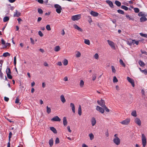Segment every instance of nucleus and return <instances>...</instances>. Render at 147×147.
<instances>
[{"label": "nucleus", "mask_w": 147, "mask_h": 147, "mask_svg": "<svg viewBox=\"0 0 147 147\" xmlns=\"http://www.w3.org/2000/svg\"><path fill=\"white\" fill-rule=\"evenodd\" d=\"M142 140L143 146L145 147L146 144V138L144 134H142Z\"/></svg>", "instance_id": "1"}, {"label": "nucleus", "mask_w": 147, "mask_h": 147, "mask_svg": "<svg viewBox=\"0 0 147 147\" xmlns=\"http://www.w3.org/2000/svg\"><path fill=\"white\" fill-rule=\"evenodd\" d=\"M54 7L56 9L57 12L58 13H60L62 9L61 6L58 4H56L55 5Z\"/></svg>", "instance_id": "2"}, {"label": "nucleus", "mask_w": 147, "mask_h": 147, "mask_svg": "<svg viewBox=\"0 0 147 147\" xmlns=\"http://www.w3.org/2000/svg\"><path fill=\"white\" fill-rule=\"evenodd\" d=\"M81 18V15L78 14L72 16L71 17V19L73 21H75L80 19Z\"/></svg>", "instance_id": "3"}, {"label": "nucleus", "mask_w": 147, "mask_h": 147, "mask_svg": "<svg viewBox=\"0 0 147 147\" xmlns=\"http://www.w3.org/2000/svg\"><path fill=\"white\" fill-rule=\"evenodd\" d=\"M97 103L99 105L101 106L102 107H105V102L104 100L102 99H101L100 101L98 100L97 101Z\"/></svg>", "instance_id": "4"}, {"label": "nucleus", "mask_w": 147, "mask_h": 147, "mask_svg": "<svg viewBox=\"0 0 147 147\" xmlns=\"http://www.w3.org/2000/svg\"><path fill=\"white\" fill-rule=\"evenodd\" d=\"M113 142L117 145H119L120 144V140L119 138L116 137L113 139Z\"/></svg>", "instance_id": "5"}, {"label": "nucleus", "mask_w": 147, "mask_h": 147, "mask_svg": "<svg viewBox=\"0 0 147 147\" xmlns=\"http://www.w3.org/2000/svg\"><path fill=\"white\" fill-rule=\"evenodd\" d=\"M127 79L131 84L133 87H134L135 86L134 82V80L129 77H127Z\"/></svg>", "instance_id": "6"}, {"label": "nucleus", "mask_w": 147, "mask_h": 147, "mask_svg": "<svg viewBox=\"0 0 147 147\" xmlns=\"http://www.w3.org/2000/svg\"><path fill=\"white\" fill-rule=\"evenodd\" d=\"M130 119H127L124 120L122 121L120 123L123 125H127L129 123Z\"/></svg>", "instance_id": "7"}, {"label": "nucleus", "mask_w": 147, "mask_h": 147, "mask_svg": "<svg viewBox=\"0 0 147 147\" xmlns=\"http://www.w3.org/2000/svg\"><path fill=\"white\" fill-rule=\"evenodd\" d=\"M107 41L108 44L112 48L115 49V47L114 43L113 42L110 41L109 40H108Z\"/></svg>", "instance_id": "8"}, {"label": "nucleus", "mask_w": 147, "mask_h": 147, "mask_svg": "<svg viewBox=\"0 0 147 147\" xmlns=\"http://www.w3.org/2000/svg\"><path fill=\"white\" fill-rule=\"evenodd\" d=\"M96 109L99 111L100 113H104V109L102 108V107H99L98 106H97L96 107Z\"/></svg>", "instance_id": "9"}, {"label": "nucleus", "mask_w": 147, "mask_h": 147, "mask_svg": "<svg viewBox=\"0 0 147 147\" xmlns=\"http://www.w3.org/2000/svg\"><path fill=\"white\" fill-rule=\"evenodd\" d=\"M51 120L52 121H60L61 119L58 116H56L52 118Z\"/></svg>", "instance_id": "10"}, {"label": "nucleus", "mask_w": 147, "mask_h": 147, "mask_svg": "<svg viewBox=\"0 0 147 147\" xmlns=\"http://www.w3.org/2000/svg\"><path fill=\"white\" fill-rule=\"evenodd\" d=\"M134 121L139 126L141 125V122L140 120L138 118H136L134 120Z\"/></svg>", "instance_id": "11"}, {"label": "nucleus", "mask_w": 147, "mask_h": 147, "mask_svg": "<svg viewBox=\"0 0 147 147\" xmlns=\"http://www.w3.org/2000/svg\"><path fill=\"white\" fill-rule=\"evenodd\" d=\"M12 135V133L11 132H10L9 134V142L7 143V147H10V139L11 137V136Z\"/></svg>", "instance_id": "12"}, {"label": "nucleus", "mask_w": 147, "mask_h": 147, "mask_svg": "<svg viewBox=\"0 0 147 147\" xmlns=\"http://www.w3.org/2000/svg\"><path fill=\"white\" fill-rule=\"evenodd\" d=\"M106 2L109 5V6L111 8H113V5L112 2L109 0H106Z\"/></svg>", "instance_id": "13"}, {"label": "nucleus", "mask_w": 147, "mask_h": 147, "mask_svg": "<svg viewBox=\"0 0 147 147\" xmlns=\"http://www.w3.org/2000/svg\"><path fill=\"white\" fill-rule=\"evenodd\" d=\"M20 15L21 13H20L19 11H18L17 10H16L15 12L14 13L13 16L18 17L20 16Z\"/></svg>", "instance_id": "14"}, {"label": "nucleus", "mask_w": 147, "mask_h": 147, "mask_svg": "<svg viewBox=\"0 0 147 147\" xmlns=\"http://www.w3.org/2000/svg\"><path fill=\"white\" fill-rule=\"evenodd\" d=\"M91 122L92 126H94L96 123V121L95 118L94 117H92L91 120Z\"/></svg>", "instance_id": "15"}, {"label": "nucleus", "mask_w": 147, "mask_h": 147, "mask_svg": "<svg viewBox=\"0 0 147 147\" xmlns=\"http://www.w3.org/2000/svg\"><path fill=\"white\" fill-rule=\"evenodd\" d=\"M70 107L71 108V109L73 112L74 113H75V107L74 104L73 103H71L70 104Z\"/></svg>", "instance_id": "16"}, {"label": "nucleus", "mask_w": 147, "mask_h": 147, "mask_svg": "<svg viewBox=\"0 0 147 147\" xmlns=\"http://www.w3.org/2000/svg\"><path fill=\"white\" fill-rule=\"evenodd\" d=\"M74 28L75 29L77 30H78L82 32L83 31V30L81 28H80L78 25L76 24H75L74 25Z\"/></svg>", "instance_id": "17"}, {"label": "nucleus", "mask_w": 147, "mask_h": 147, "mask_svg": "<svg viewBox=\"0 0 147 147\" xmlns=\"http://www.w3.org/2000/svg\"><path fill=\"white\" fill-rule=\"evenodd\" d=\"M63 123L64 126H66L67 125V120L66 118L64 117L63 118Z\"/></svg>", "instance_id": "18"}, {"label": "nucleus", "mask_w": 147, "mask_h": 147, "mask_svg": "<svg viewBox=\"0 0 147 147\" xmlns=\"http://www.w3.org/2000/svg\"><path fill=\"white\" fill-rule=\"evenodd\" d=\"M90 14L93 16L96 17L98 16V13L96 12H94L93 11H91L90 12Z\"/></svg>", "instance_id": "19"}, {"label": "nucleus", "mask_w": 147, "mask_h": 147, "mask_svg": "<svg viewBox=\"0 0 147 147\" xmlns=\"http://www.w3.org/2000/svg\"><path fill=\"white\" fill-rule=\"evenodd\" d=\"M60 99L61 102L64 103L66 102V100L63 95H61L60 96Z\"/></svg>", "instance_id": "20"}, {"label": "nucleus", "mask_w": 147, "mask_h": 147, "mask_svg": "<svg viewBox=\"0 0 147 147\" xmlns=\"http://www.w3.org/2000/svg\"><path fill=\"white\" fill-rule=\"evenodd\" d=\"M78 113L80 115H82V108L81 107L80 105H79L78 107Z\"/></svg>", "instance_id": "21"}, {"label": "nucleus", "mask_w": 147, "mask_h": 147, "mask_svg": "<svg viewBox=\"0 0 147 147\" xmlns=\"http://www.w3.org/2000/svg\"><path fill=\"white\" fill-rule=\"evenodd\" d=\"M140 22H143L146 21L147 20V19L145 16H143L140 18Z\"/></svg>", "instance_id": "22"}, {"label": "nucleus", "mask_w": 147, "mask_h": 147, "mask_svg": "<svg viewBox=\"0 0 147 147\" xmlns=\"http://www.w3.org/2000/svg\"><path fill=\"white\" fill-rule=\"evenodd\" d=\"M50 130L52 131L54 133L56 134L57 133V131L55 128L53 127H50Z\"/></svg>", "instance_id": "23"}, {"label": "nucleus", "mask_w": 147, "mask_h": 147, "mask_svg": "<svg viewBox=\"0 0 147 147\" xmlns=\"http://www.w3.org/2000/svg\"><path fill=\"white\" fill-rule=\"evenodd\" d=\"M139 16H146L145 13L144 12H139L138 14Z\"/></svg>", "instance_id": "24"}, {"label": "nucleus", "mask_w": 147, "mask_h": 147, "mask_svg": "<svg viewBox=\"0 0 147 147\" xmlns=\"http://www.w3.org/2000/svg\"><path fill=\"white\" fill-rule=\"evenodd\" d=\"M126 17L129 20H131L133 21L134 20V18H132L131 17L129 16V15L127 14H126Z\"/></svg>", "instance_id": "25"}, {"label": "nucleus", "mask_w": 147, "mask_h": 147, "mask_svg": "<svg viewBox=\"0 0 147 147\" xmlns=\"http://www.w3.org/2000/svg\"><path fill=\"white\" fill-rule=\"evenodd\" d=\"M49 144L50 145V146L51 147L52 146L53 144V140L52 139V138L51 139L49 140Z\"/></svg>", "instance_id": "26"}, {"label": "nucleus", "mask_w": 147, "mask_h": 147, "mask_svg": "<svg viewBox=\"0 0 147 147\" xmlns=\"http://www.w3.org/2000/svg\"><path fill=\"white\" fill-rule=\"evenodd\" d=\"M138 63L142 67H143L145 65V64L144 62L140 60L138 62Z\"/></svg>", "instance_id": "27"}, {"label": "nucleus", "mask_w": 147, "mask_h": 147, "mask_svg": "<svg viewBox=\"0 0 147 147\" xmlns=\"http://www.w3.org/2000/svg\"><path fill=\"white\" fill-rule=\"evenodd\" d=\"M76 57H80L81 54L80 53L79 51H77L76 52Z\"/></svg>", "instance_id": "28"}, {"label": "nucleus", "mask_w": 147, "mask_h": 147, "mask_svg": "<svg viewBox=\"0 0 147 147\" xmlns=\"http://www.w3.org/2000/svg\"><path fill=\"white\" fill-rule=\"evenodd\" d=\"M60 49L59 46H57L55 47L54 50L56 52L58 51Z\"/></svg>", "instance_id": "29"}, {"label": "nucleus", "mask_w": 147, "mask_h": 147, "mask_svg": "<svg viewBox=\"0 0 147 147\" xmlns=\"http://www.w3.org/2000/svg\"><path fill=\"white\" fill-rule=\"evenodd\" d=\"M84 43L88 45H89L90 44V41L88 39H84Z\"/></svg>", "instance_id": "30"}, {"label": "nucleus", "mask_w": 147, "mask_h": 147, "mask_svg": "<svg viewBox=\"0 0 147 147\" xmlns=\"http://www.w3.org/2000/svg\"><path fill=\"white\" fill-rule=\"evenodd\" d=\"M10 56V54L8 52H6L4 53L3 54V56L4 57H7V56Z\"/></svg>", "instance_id": "31"}, {"label": "nucleus", "mask_w": 147, "mask_h": 147, "mask_svg": "<svg viewBox=\"0 0 147 147\" xmlns=\"http://www.w3.org/2000/svg\"><path fill=\"white\" fill-rule=\"evenodd\" d=\"M115 4L117 6L119 7L121 5V3L119 1H116L115 2Z\"/></svg>", "instance_id": "32"}, {"label": "nucleus", "mask_w": 147, "mask_h": 147, "mask_svg": "<svg viewBox=\"0 0 147 147\" xmlns=\"http://www.w3.org/2000/svg\"><path fill=\"white\" fill-rule=\"evenodd\" d=\"M9 20V18L7 16H5L4 17L3 19V21L4 22H5L8 21Z\"/></svg>", "instance_id": "33"}, {"label": "nucleus", "mask_w": 147, "mask_h": 147, "mask_svg": "<svg viewBox=\"0 0 147 147\" xmlns=\"http://www.w3.org/2000/svg\"><path fill=\"white\" fill-rule=\"evenodd\" d=\"M51 110L50 107H48V106L47 107V112L48 114L50 113L51 112Z\"/></svg>", "instance_id": "34"}, {"label": "nucleus", "mask_w": 147, "mask_h": 147, "mask_svg": "<svg viewBox=\"0 0 147 147\" xmlns=\"http://www.w3.org/2000/svg\"><path fill=\"white\" fill-rule=\"evenodd\" d=\"M89 136L90 137V140H92L94 138V136L92 133H91L89 134Z\"/></svg>", "instance_id": "35"}, {"label": "nucleus", "mask_w": 147, "mask_h": 147, "mask_svg": "<svg viewBox=\"0 0 147 147\" xmlns=\"http://www.w3.org/2000/svg\"><path fill=\"white\" fill-rule=\"evenodd\" d=\"M119 62H120V64L121 65H122L123 66V67H125V63H123V60L121 59H120V60H119Z\"/></svg>", "instance_id": "36"}, {"label": "nucleus", "mask_w": 147, "mask_h": 147, "mask_svg": "<svg viewBox=\"0 0 147 147\" xmlns=\"http://www.w3.org/2000/svg\"><path fill=\"white\" fill-rule=\"evenodd\" d=\"M131 115L134 117H136L137 115L136 111H132L131 112Z\"/></svg>", "instance_id": "37"}, {"label": "nucleus", "mask_w": 147, "mask_h": 147, "mask_svg": "<svg viewBox=\"0 0 147 147\" xmlns=\"http://www.w3.org/2000/svg\"><path fill=\"white\" fill-rule=\"evenodd\" d=\"M68 61L67 59H65L63 60V64L64 65H67L68 64Z\"/></svg>", "instance_id": "38"}, {"label": "nucleus", "mask_w": 147, "mask_h": 147, "mask_svg": "<svg viewBox=\"0 0 147 147\" xmlns=\"http://www.w3.org/2000/svg\"><path fill=\"white\" fill-rule=\"evenodd\" d=\"M121 8L126 11L128 9V7L124 5H122L121 6Z\"/></svg>", "instance_id": "39"}, {"label": "nucleus", "mask_w": 147, "mask_h": 147, "mask_svg": "<svg viewBox=\"0 0 147 147\" xmlns=\"http://www.w3.org/2000/svg\"><path fill=\"white\" fill-rule=\"evenodd\" d=\"M6 72L7 74V73L8 74H11V71L10 69L9 68L7 67L6 69Z\"/></svg>", "instance_id": "40"}, {"label": "nucleus", "mask_w": 147, "mask_h": 147, "mask_svg": "<svg viewBox=\"0 0 147 147\" xmlns=\"http://www.w3.org/2000/svg\"><path fill=\"white\" fill-rule=\"evenodd\" d=\"M38 12L39 14H41L43 13V11L40 8H38Z\"/></svg>", "instance_id": "41"}, {"label": "nucleus", "mask_w": 147, "mask_h": 147, "mask_svg": "<svg viewBox=\"0 0 147 147\" xmlns=\"http://www.w3.org/2000/svg\"><path fill=\"white\" fill-rule=\"evenodd\" d=\"M117 12L119 13L122 14H124V12L123 10L121 9L118 10Z\"/></svg>", "instance_id": "42"}, {"label": "nucleus", "mask_w": 147, "mask_h": 147, "mask_svg": "<svg viewBox=\"0 0 147 147\" xmlns=\"http://www.w3.org/2000/svg\"><path fill=\"white\" fill-rule=\"evenodd\" d=\"M132 43H133V44H136V45H138L139 44V42L138 41H136L135 40H132Z\"/></svg>", "instance_id": "43"}, {"label": "nucleus", "mask_w": 147, "mask_h": 147, "mask_svg": "<svg viewBox=\"0 0 147 147\" xmlns=\"http://www.w3.org/2000/svg\"><path fill=\"white\" fill-rule=\"evenodd\" d=\"M134 11L136 13L139 12L140 10L138 8H134Z\"/></svg>", "instance_id": "44"}, {"label": "nucleus", "mask_w": 147, "mask_h": 147, "mask_svg": "<svg viewBox=\"0 0 147 147\" xmlns=\"http://www.w3.org/2000/svg\"><path fill=\"white\" fill-rule=\"evenodd\" d=\"M84 82L83 80H81L80 83V87H82L84 85Z\"/></svg>", "instance_id": "45"}, {"label": "nucleus", "mask_w": 147, "mask_h": 147, "mask_svg": "<svg viewBox=\"0 0 147 147\" xmlns=\"http://www.w3.org/2000/svg\"><path fill=\"white\" fill-rule=\"evenodd\" d=\"M94 57L96 59H98L99 56L98 53H96Z\"/></svg>", "instance_id": "46"}, {"label": "nucleus", "mask_w": 147, "mask_h": 147, "mask_svg": "<svg viewBox=\"0 0 147 147\" xmlns=\"http://www.w3.org/2000/svg\"><path fill=\"white\" fill-rule=\"evenodd\" d=\"M8 78L10 79H11L12 78V76L11 75V74H8L7 73V74Z\"/></svg>", "instance_id": "47"}, {"label": "nucleus", "mask_w": 147, "mask_h": 147, "mask_svg": "<svg viewBox=\"0 0 147 147\" xmlns=\"http://www.w3.org/2000/svg\"><path fill=\"white\" fill-rule=\"evenodd\" d=\"M111 69L113 73H115L116 72V70L114 66L113 65L111 66Z\"/></svg>", "instance_id": "48"}, {"label": "nucleus", "mask_w": 147, "mask_h": 147, "mask_svg": "<svg viewBox=\"0 0 147 147\" xmlns=\"http://www.w3.org/2000/svg\"><path fill=\"white\" fill-rule=\"evenodd\" d=\"M140 34L141 36L145 37V38H147V34H144L142 33H140Z\"/></svg>", "instance_id": "49"}, {"label": "nucleus", "mask_w": 147, "mask_h": 147, "mask_svg": "<svg viewBox=\"0 0 147 147\" xmlns=\"http://www.w3.org/2000/svg\"><path fill=\"white\" fill-rule=\"evenodd\" d=\"M142 73H144L145 75H146L147 74V71L146 69H144V70H142L141 71Z\"/></svg>", "instance_id": "50"}, {"label": "nucleus", "mask_w": 147, "mask_h": 147, "mask_svg": "<svg viewBox=\"0 0 147 147\" xmlns=\"http://www.w3.org/2000/svg\"><path fill=\"white\" fill-rule=\"evenodd\" d=\"M46 28L48 30H51V28L49 25H47L46 26Z\"/></svg>", "instance_id": "51"}, {"label": "nucleus", "mask_w": 147, "mask_h": 147, "mask_svg": "<svg viewBox=\"0 0 147 147\" xmlns=\"http://www.w3.org/2000/svg\"><path fill=\"white\" fill-rule=\"evenodd\" d=\"M118 82V80L115 76H114L113 78V82Z\"/></svg>", "instance_id": "52"}, {"label": "nucleus", "mask_w": 147, "mask_h": 147, "mask_svg": "<svg viewBox=\"0 0 147 147\" xmlns=\"http://www.w3.org/2000/svg\"><path fill=\"white\" fill-rule=\"evenodd\" d=\"M38 34L40 37H42L43 36V34L40 31H38Z\"/></svg>", "instance_id": "53"}, {"label": "nucleus", "mask_w": 147, "mask_h": 147, "mask_svg": "<svg viewBox=\"0 0 147 147\" xmlns=\"http://www.w3.org/2000/svg\"><path fill=\"white\" fill-rule=\"evenodd\" d=\"M103 108H104V109H105L106 111L107 112H109V110L108 108H107L106 105L105 106V107H103Z\"/></svg>", "instance_id": "54"}, {"label": "nucleus", "mask_w": 147, "mask_h": 147, "mask_svg": "<svg viewBox=\"0 0 147 147\" xmlns=\"http://www.w3.org/2000/svg\"><path fill=\"white\" fill-rule=\"evenodd\" d=\"M16 56H15L14 58V65H16Z\"/></svg>", "instance_id": "55"}, {"label": "nucleus", "mask_w": 147, "mask_h": 147, "mask_svg": "<svg viewBox=\"0 0 147 147\" xmlns=\"http://www.w3.org/2000/svg\"><path fill=\"white\" fill-rule=\"evenodd\" d=\"M1 69L2 68H0V76L1 79H2L3 78V73H2L1 71Z\"/></svg>", "instance_id": "56"}, {"label": "nucleus", "mask_w": 147, "mask_h": 147, "mask_svg": "<svg viewBox=\"0 0 147 147\" xmlns=\"http://www.w3.org/2000/svg\"><path fill=\"white\" fill-rule=\"evenodd\" d=\"M59 142V139L58 138H56L55 140V144H57Z\"/></svg>", "instance_id": "57"}, {"label": "nucleus", "mask_w": 147, "mask_h": 147, "mask_svg": "<svg viewBox=\"0 0 147 147\" xmlns=\"http://www.w3.org/2000/svg\"><path fill=\"white\" fill-rule=\"evenodd\" d=\"M19 102V100L18 97H17L15 103L16 104L18 103Z\"/></svg>", "instance_id": "58"}, {"label": "nucleus", "mask_w": 147, "mask_h": 147, "mask_svg": "<svg viewBox=\"0 0 147 147\" xmlns=\"http://www.w3.org/2000/svg\"><path fill=\"white\" fill-rule=\"evenodd\" d=\"M96 78V74H95L93 75L92 76V80H94Z\"/></svg>", "instance_id": "59"}, {"label": "nucleus", "mask_w": 147, "mask_h": 147, "mask_svg": "<svg viewBox=\"0 0 147 147\" xmlns=\"http://www.w3.org/2000/svg\"><path fill=\"white\" fill-rule=\"evenodd\" d=\"M30 40H31V43L32 44L34 45V40L32 38H30Z\"/></svg>", "instance_id": "60"}, {"label": "nucleus", "mask_w": 147, "mask_h": 147, "mask_svg": "<svg viewBox=\"0 0 147 147\" xmlns=\"http://www.w3.org/2000/svg\"><path fill=\"white\" fill-rule=\"evenodd\" d=\"M141 51L142 54H144L146 55H147V52L145 51H143L142 50H141Z\"/></svg>", "instance_id": "61"}, {"label": "nucleus", "mask_w": 147, "mask_h": 147, "mask_svg": "<svg viewBox=\"0 0 147 147\" xmlns=\"http://www.w3.org/2000/svg\"><path fill=\"white\" fill-rule=\"evenodd\" d=\"M4 99L5 101L7 102L9 100V98L5 96L4 98Z\"/></svg>", "instance_id": "62"}, {"label": "nucleus", "mask_w": 147, "mask_h": 147, "mask_svg": "<svg viewBox=\"0 0 147 147\" xmlns=\"http://www.w3.org/2000/svg\"><path fill=\"white\" fill-rule=\"evenodd\" d=\"M1 42L2 44L3 45H5V41L3 39L1 40Z\"/></svg>", "instance_id": "63"}, {"label": "nucleus", "mask_w": 147, "mask_h": 147, "mask_svg": "<svg viewBox=\"0 0 147 147\" xmlns=\"http://www.w3.org/2000/svg\"><path fill=\"white\" fill-rule=\"evenodd\" d=\"M67 129H68V131L69 132L71 133V131L70 129V127L69 126H67Z\"/></svg>", "instance_id": "64"}]
</instances>
